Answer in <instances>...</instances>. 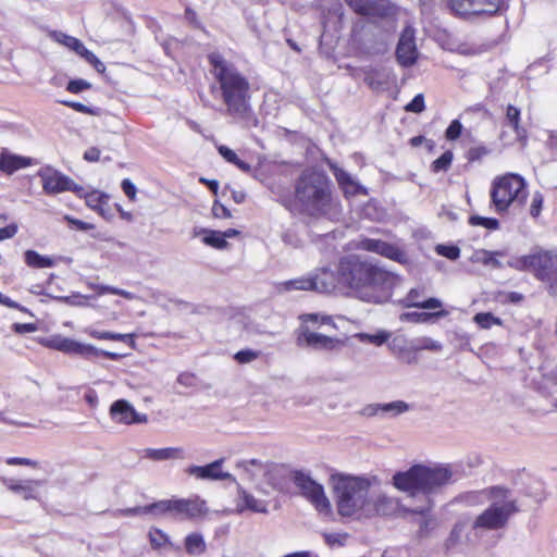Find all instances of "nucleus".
Here are the masks:
<instances>
[{"mask_svg":"<svg viewBox=\"0 0 557 557\" xmlns=\"http://www.w3.org/2000/svg\"><path fill=\"white\" fill-rule=\"evenodd\" d=\"M544 197L540 191H535L532 196L530 205V214L532 218H537L541 214Z\"/></svg>","mask_w":557,"mask_h":557,"instance_id":"4d7b16f0","label":"nucleus"},{"mask_svg":"<svg viewBox=\"0 0 557 557\" xmlns=\"http://www.w3.org/2000/svg\"><path fill=\"white\" fill-rule=\"evenodd\" d=\"M37 175L41 180L42 190L47 195H57L64 191L81 195L83 191V186L52 166L47 165L39 169Z\"/></svg>","mask_w":557,"mask_h":557,"instance_id":"9b49d317","label":"nucleus"},{"mask_svg":"<svg viewBox=\"0 0 557 557\" xmlns=\"http://www.w3.org/2000/svg\"><path fill=\"white\" fill-rule=\"evenodd\" d=\"M285 472L284 465L270 461L267 457L246 458V481L262 495H270Z\"/></svg>","mask_w":557,"mask_h":557,"instance_id":"6e6552de","label":"nucleus"},{"mask_svg":"<svg viewBox=\"0 0 557 557\" xmlns=\"http://www.w3.org/2000/svg\"><path fill=\"white\" fill-rule=\"evenodd\" d=\"M346 537H347L346 534H341V533H325L324 534L325 543L330 546L344 545Z\"/></svg>","mask_w":557,"mask_h":557,"instance_id":"338daca9","label":"nucleus"},{"mask_svg":"<svg viewBox=\"0 0 557 557\" xmlns=\"http://www.w3.org/2000/svg\"><path fill=\"white\" fill-rule=\"evenodd\" d=\"M451 12L460 17L496 13L499 9V0H449Z\"/></svg>","mask_w":557,"mask_h":557,"instance_id":"f8f14e48","label":"nucleus"},{"mask_svg":"<svg viewBox=\"0 0 557 557\" xmlns=\"http://www.w3.org/2000/svg\"><path fill=\"white\" fill-rule=\"evenodd\" d=\"M78 198H83L85 200L86 206L92 211L97 212L102 219L106 221H112L114 216V210L110 205V195L98 190L92 189L90 191H83L81 195H76Z\"/></svg>","mask_w":557,"mask_h":557,"instance_id":"a211bd4d","label":"nucleus"},{"mask_svg":"<svg viewBox=\"0 0 557 557\" xmlns=\"http://www.w3.org/2000/svg\"><path fill=\"white\" fill-rule=\"evenodd\" d=\"M309 277L312 285L311 290L318 293H331L337 286H341L338 284V272L335 274L329 269H321Z\"/></svg>","mask_w":557,"mask_h":557,"instance_id":"4be33fe9","label":"nucleus"},{"mask_svg":"<svg viewBox=\"0 0 557 557\" xmlns=\"http://www.w3.org/2000/svg\"><path fill=\"white\" fill-rule=\"evenodd\" d=\"M356 337L361 342H368L373 345L381 346L389 339L391 333L387 331H380L376 334L359 333Z\"/></svg>","mask_w":557,"mask_h":557,"instance_id":"a18cd8bd","label":"nucleus"},{"mask_svg":"<svg viewBox=\"0 0 557 557\" xmlns=\"http://www.w3.org/2000/svg\"><path fill=\"white\" fill-rule=\"evenodd\" d=\"M34 161L29 157H23L10 153L3 149L0 152V172L12 175L14 172L33 165Z\"/></svg>","mask_w":557,"mask_h":557,"instance_id":"393cba45","label":"nucleus"},{"mask_svg":"<svg viewBox=\"0 0 557 557\" xmlns=\"http://www.w3.org/2000/svg\"><path fill=\"white\" fill-rule=\"evenodd\" d=\"M301 319L304 323L312 322V323H320L322 325H331L332 327H335L333 320L330 315H321L319 313H308L301 315Z\"/></svg>","mask_w":557,"mask_h":557,"instance_id":"864d4df0","label":"nucleus"},{"mask_svg":"<svg viewBox=\"0 0 557 557\" xmlns=\"http://www.w3.org/2000/svg\"><path fill=\"white\" fill-rule=\"evenodd\" d=\"M82 58L89 64H91L97 72L103 73L106 71L104 64L97 58V55L92 51L86 49Z\"/></svg>","mask_w":557,"mask_h":557,"instance_id":"680f3d73","label":"nucleus"},{"mask_svg":"<svg viewBox=\"0 0 557 557\" xmlns=\"http://www.w3.org/2000/svg\"><path fill=\"white\" fill-rule=\"evenodd\" d=\"M364 82L367 85L373 90H383L389 84V72H381V71H371L367 74Z\"/></svg>","mask_w":557,"mask_h":557,"instance_id":"c9c22d12","label":"nucleus"},{"mask_svg":"<svg viewBox=\"0 0 557 557\" xmlns=\"http://www.w3.org/2000/svg\"><path fill=\"white\" fill-rule=\"evenodd\" d=\"M185 472L199 480L214 481L223 480L228 476V474L222 470V460H215L206 466H190L185 470Z\"/></svg>","mask_w":557,"mask_h":557,"instance_id":"412c9836","label":"nucleus"},{"mask_svg":"<svg viewBox=\"0 0 557 557\" xmlns=\"http://www.w3.org/2000/svg\"><path fill=\"white\" fill-rule=\"evenodd\" d=\"M495 256H504L502 251H488V250H478L472 256L473 262H480L484 265H491L495 269L503 268V264L499 260L495 258Z\"/></svg>","mask_w":557,"mask_h":557,"instance_id":"e433bc0d","label":"nucleus"},{"mask_svg":"<svg viewBox=\"0 0 557 557\" xmlns=\"http://www.w3.org/2000/svg\"><path fill=\"white\" fill-rule=\"evenodd\" d=\"M404 307L407 308H422V309H437L442 307V301L437 298H429L422 300V290L412 288L407 296L401 300Z\"/></svg>","mask_w":557,"mask_h":557,"instance_id":"a878e982","label":"nucleus"},{"mask_svg":"<svg viewBox=\"0 0 557 557\" xmlns=\"http://www.w3.org/2000/svg\"><path fill=\"white\" fill-rule=\"evenodd\" d=\"M203 243L216 249H223L227 246V242L219 231H205Z\"/></svg>","mask_w":557,"mask_h":557,"instance_id":"c03bdc74","label":"nucleus"},{"mask_svg":"<svg viewBox=\"0 0 557 557\" xmlns=\"http://www.w3.org/2000/svg\"><path fill=\"white\" fill-rule=\"evenodd\" d=\"M91 336L97 339H106V341H119L128 344L129 346L134 347L135 345V338L133 334H120V333H113L109 331H94L91 333Z\"/></svg>","mask_w":557,"mask_h":557,"instance_id":"ea45409f","label":"nucleus"},{"mask_svg":"<svg viewBox=\"0 0 557 557\" xmlns=\"http://www.w3.org/2000/svg\"><path fill=\"white\" fill-rule=\"evenodd\" d=\"M468 534L469 531L467 532V522L457 521L454 524L448 537L445 540L444 547L446 552L454 550L462 544H474L475 542H467Z\"/></svg>","mask_w":557,"mask_h":557,"instance_id":"cd10ccee","label":"nucleus"},{"mask_svg":"<svg viewBox=\"0 0 557 557\" xmlns=\"http://www.w3.org/2000/svg\"><path fill=\"white\" fill-rule=\"evenodd\" d=\"M39 343L50 349H54L58 351L66 352V354H75L85 357H95L98 356V350L91 345H85L73 341L71 338L62 337V336H52L49 338H41Z\"/></svg>","mask_w":557,"mask_h":557,"instance_id":"ddd939ff","label":"nucleus"},{"mask_svg":"<svg viewBox=\"0 0 557 557\" xmlns=\"http://www.w3.org/2000/svg\"><path fill=\"white\" fill-rule=\"evenodd\" d=\"M311 287L312 285L309 276L285 281L277 285L280 292L311 290Z\"/></svg>","mask_w":557,"mask_h":557,"instance_id":"58836bf2","label":"nucleus"},{"mask_svg":"<svg viewBox=\"0 0 557 557\" xmlns=\"http://www.w3.org/2000/svg\"><path fill=\"white\" fill-rule=\"evenodd\" d=\"M184 547L189 555H200L206 550V543L199 533H190L184 540Z\"/></svg>","mask_w":557,"mask_h":557,"instance_id":"4c0bfd02","label":"nucleus"},{"mask_svg":"<svg viewBox=\"0 0 557 557\" xmlns=\"http://www.w3.org/2000/svg\"><path fill=\"white\" fill-rule=\"evenodd\" d=\"M212 214L216 219H228L232 216L231 211L219 200H214L212 205Z\"/></svg>","mask_w":557,"mask_h":557,"instance_id":"69168bd1","label":"nucleus"},{"mask_svg":"<svg viewBox=\"0 0 557 557\" xmlns=\"http://www.w3.org/2000/svg\"><path fill=\"white\" fill-rule=\"evenodd\" d=\"M334 176L343 189L344 194L347 196H355L357 194L367 195V190L360 184H358L349 173L339 169L333 168Z\"/></svg>","mask_w":557,"mask_h":557,"instance_id":"bb28decb","label":"nucleus"},{"mask_svg":"<svg viewBox=\"0 0 557 557\" xmlns=\"http://www.w3.org/2000/svg\"><path fill=\"white\" fill-rule=\"evenodd\" d=\"M490 196L497 213H504L510 207L521 208L528 198L527 182L513 173L496 176L492 182Z\"/></svg>","mask_w":557,"mask_h":557,"instance_id":"0eeeda50","label":"nucleus"},{"mask_svg":"<svg viewBox=\"0 0 557 557\" xmlns=\"http://www.w3.org/2000/svg\"><path fill=\"white\" fill-rule=\"evenodd\" d=\"M183 451L181 448L166 447V448H148L145 450V457L151 460H166L182 458Z\"/></svg>","mask_w":557,"mask_h":557,"instance_id":"f704fd0d","label":"nucleus"},{"mask_svg":"<svg viewBox=\"0 0 557 557\" xmlns=\"http://www.w3.org/2000/svg\"><path fill=\"white\" fill-rule=\"evenodd\" d=\"M218 150H219V153L228 162V163H232L234 165H236L237 168H239L240 170H244V161H242L238 156L236 154L235 151H233L232 149H230L228 147L224 146V145H220L218 147Z\"/></svg>","mask_w":557,"mask_h":557,"instance_id":"3c124183","label":"nucleus"},{"mask_svg":"<svg viewBox=\"0 0 557 557\" xmlns=\"http://www.w3.org/2000/svg\"><path fill=\"white\" fill-rule=\"evenodd\" d=\"M245 504L246 510L257 513L268 512L269 500L264 498H257L255 495L246 493Z\"/></svg>","mask_w":557,"mask_h":557,"instance_id":"79ce46f5","label":"nucleus"},{"mask_svg":"<svg viewBox=\"0 0 557 557\" xmlns=\"http://www.w3.org/2000/svg\"><path fill=\"white\" fill-rule=\"evenodd\" d=\"M7 488L15 494H21L25 500L36 499V488L41 485L39 480H16L11 478L2 479Z\"/></svg>","mask_w":557,"mask_h":557,"instance_id":"5701e85b","label":"nucleus"},{"mask_svg":"<svg viewBox=\"0 0 557 557\" xmlns=\"http://www.w3.org/2000/svg\"><path fill=\"white\" fill-rule=\"evenodd\" d=\"M358 413L364 418H374V417L381 418V404L380 403L368 404V405L363 406L359 410Z\"/></svg>","mask_w":557,"mask_h":557,"instance_id":"052dcab7","label":"nucleus"},{"mask_svg":"<svg viewBox=\"0 0 557 557\" xmlns=\"http://www.w3.org/2000/svg\"><path fill=\"white\" fill-rule=\"evenodd\" d=\"M462 132V124L459 120H454L450 122L445 132V137L447 140H456L460 137Z\"/></svg>","mask_w":557,"mask_h":557,"instance_id":"bf43d9fd","label":"nucleus"},{"mask_svg":"<svg viewBox=\"0 0 557 557\" xmlns=\"http://www.w3.org/2000/svg\"><path fill=\"white\" fill-rule=\"evenodd\" d=\"M207 59L211 73L220 84L222 98L228 111L238 112L244 107V77L220 52H211Z\"/></svg>","mask_w":557,"mask_h":557,"instance_id":"423d86ee","label":"nucleus"},{"mask_svg":"<svg viewBox=\"0 0 557 557\" xmlns=\"http://www.w3.org/2000/svg\"><path fill=\"white\" fill-rule=\"evenodd\" d=\"M5 463L8 466H27L34 469L39 467L38 461L24 457H9L5 459Z\"/></svg>","mask_w":557,"mask_h":557,"instance_id":"0e129e2a","label":"nucleus"},{"mask_svg":"<svg viewBox=\"0 0 557 557\" xmlns=\"http://www.w3.org/2000/svg\"><path fill=\"white\" fill-rule=\"evenodd\" d=\"M90 88L91 84L82 78L71 79L66 85V90L71 94H79Z\"/></svg>","mask_w":557,"mask_h":557,"instance_id":"5fc2aeb1","label":"nucleus"},{"mask_svg":"<svg viewBox=\"0 0 557 557\" xmlns=\"http://www.w3.org/2000/svg\"><path fill=\"white\" fill-rule=\"evenodd\" d=\"M448 315L446 310H440L436 312H404L399 315V320L403 322L413 323H425L431 319H440Z\"/></svg>","mask_w":557,"mask_h":557,"instance_id":"2f4dec72","label":"nucleus"},{"mask_svg":"<svg viewBox=\"0 0 557 557\" xmlns=\"http://www.w3.org/2000/svg\"><path fill=\"white\" fill-rule=\"evenodd\" d=\"M432 507H433V502L431 499H428L425 503V506L409 510L410 512L418 513L422 517L419 522L421 534H425L429 531V528L431 524V519H429L425 515L431 510ZM405 511H408V510L405 509Z\"/></svg>","mask_w":557,"mask_h":557,"instance_id":"37998d69","label":"nucleus"},{"mask_svg":"<svg viewBox=\"0 0 557 557\" xmlns=\"http://www.w3.org/2000/svg\"><path fill=\"white\" fill-rule=\"evenodd\" d=\"M24 261L25 263L33 269H44L51 268L55 264L53 258L48 256H41L35 250H26L24 252Z\"/></svg>","mask_w":557,"mask_h":557,"instance_id":"473e14b6","label":"nucleus"},{"mask_svg":"<svg viewBox=\"0 0 557 557\" xmlns=\"http://www.w3.org/2000/svg\"><path fill=\"white\" fill-rule=\"evenodd\" d=\"M518 511L517 500L511 497L509 490L491 500L490 506L483 510L471 524L467 542H476L486 532L504 529L510 517Z\"/></svg>","mask_w":557,"mask_h":557,"instance_id":"39448f33","label":"nucleus"},{"mask_svg":"<svg viewBox=\"0 0 557 557\" xmlns=\"http://www.w3.org/2000/svg\"><path fill=\"white\" fill-rule=\"evenodd\" d=\"M122 190L124 191L125 196L131 200L135 201L136 199V186L128 180L124 178L121 183Z\"/></svg>","mask_w":557,"mask_h":557,"instance_id":"774afa93","label":"nucleus"},{"mask_svg":"<svg viewBox=\"0 0 557 557\" xmlns=\"http://www.w3.org/2000/svg\"><path fill=\"white\" fill-rule=\"evenodd\" d=\"M292 481L304 496L321 513L329 516L332 513V505L324 493L323 486L314 481L309 473L304 471H294Z\"/></svg>","mask_w":557,"mask_h":557,"instance_id":"9d476101","label":"nucleus"},{"mask_svg":"<svg viewBox=\"0 0 557 557\" xmlns=\"http://www.w3.org/2000/svg\"><path fill=\"white\" fill-rule=\"evenodd\" d=\"M490 153V149L485 146H474L468 150L467 158L469 161H480Z\"/></svg>","mask_w":557,"mask_h":557,"instance_id":"6e6d98bb","label":"nucleus"},{"mask_svg":"<svg viewBox=\"0 0 557 557\" xmlns=\"http://www.w3.org/2000/svg\"><path fill=\"white\" fill-rule=\"evenodd\" d=\"M410 410V405L404 400L381 404V419L396 418Z\"/></svg>","mask_w":557,"mask_h":557,"instance_id":"7c9ffc66","label":"nucleus"},{"mask_svg":"<svg viewBox=\"0 0 557 557\" xmlns=\"http://www.w3.org/2000/svg\"><path fill=\"white\" fill-rule=\"evenodd\" d=\"M338 284L356 293L363 288L380 287L393 282V274L357 256L341 259Z\"/></svg>","mask_w":557,"mask_h":557,"instance_id":"20e7f679","label":"nucleus"},{"mask_svg":"<svg viewBox=\"0 0 557 557\" xmlns=\"http://www.w3.org/2000/svg\"><path fill=\"white\" fill-rule=\"evenodd\" d=\"M520 110L512 106V104H509L507 107V110H506V120H507V123L508 125H510L517 136V139L521 143H525L527 140V137H528V133H527V129L524 127H522L520 125Z\"/></svg>","mask_w":557,"mask_h":557,"instance_id":"c756f323","label":"nucleus"},{"mask_svg":"<svg viewBox=\"0 0 557 557\" xmlns=\"http://www.w3.org/2000/svg\"><path fill=\"white\" fill-rule=\"evenodd\" d=\"M425 109L424 97L418 94L406 107L407 112L421 113Z\"/></svg>","mask_w":557,"mask_h":557,"instance_id":"e2e57ef3","label":"nucleus"},{"mask_svg":"<svg viewBox=\"0 0 557 557\" xmlns=\"http://www.w3.org/2000/svg\"><path fill=\"white\" fill-rule=\"evenodd\" d=\"M505 488L500 486H492L481 491H470L461 494L459 500L468 506H479L491 503L492 499L499 496Z\"/></svg>","mask_w":557,"mask_h":557,"instance_id":"b1692460","label":"nucleus"},{"mask_svg":"<svg viewBox=\"0 0 557 557\" xmlns=\"http://www.w3.org/2000/svg\"><path fill=\"white\" fill-rule=\"evenodd\" d=\"M346 2L357 14L369 18H383L392 13V5L387 0H346Z\"/></svg>","mask_w":557,"mask_h":557,"instance_id":"f3484780","label":"nucleus"},{"mask_svg":"<svg viewBox=\"0 0 557 557\" xmlns=\"http://www.w3.org/2000/svg\"><path fill=\"white\" fill-rule=\"evenodd\" d=\"M148 539L153 549H161L171 544L169 536L161 529L156 527L149 530Z\"/></svg>","mask_w":557,"mask_h":557,"instance_id":"a19ab883","label":"nucleus"},{"mask_svg":"<svg viewBox=\"0 0 557 557\" xmlns=\"http://www.w3.org/2000/svg\"><path fill=\"white\" fill-rule=\"evenodd\" d=\"M61 103L67 108H71L72 110L76 111V112H79V113H83V114H88V115H95L96 114V110L82 103V102H77V101H70V100H64V101H61Z\"/></svg>","mask_w":557,"mask_h":557,"instance_id":"13d9d810","label":"nucleus"},{"mask_svg":"<svg viewBox=\"0 0 557 557\" xmlns=\"http://www.w3.org/2000/svg\"><path fill=\"white\" fill-rule=\"evenodd\" d=\"M360 246L364 250L379 253L399 263L407 262V256L401 249L381 239L366 238Z\"/></svg>","mask_w":557,"mask_h":557,"instance_id":"aec40b11","label":"nucleus"},{"mask_svg":"<svg viewBox=\"0 0 557 557\" xmlns=\"http://www.w3.org/2000/svg\"><path fill=\"white\" fill-rule=\"evenodd\" d=\"M295 201L299 211L307 215L326 214L332 201L329 177L317 170H305L295 185Z\"/></svg>","mask_w":557,"mask_h":557,"instance_id":"7ed1b4c3","label":"nucleus"},{"mask_svg":"<svg viewBox=\"0 0 557 557\" xmlns=\"http://www.w3.org/2000/svg\"><path fill=\"white\" fill-rule=\"evenodd\" d=\"M206 502L198 496L191 498H172L171 513L182 519H195L207 513Z\"/></svg>","mask_w":557,"mask_h":557,"instance_id":"dca6fc26","label":"nucleus"},{"mask_svg":"<svg viewBox=\"0 0 557 557\" xmlns=\"http://www.w3.org/2000/svg\"><path fill=\"white\" fill-rule=\"evenodd\" d=\"M297 344L300 347H309L315 350H334L342 345L338 338L320 334L302 325L297 336Z\"/></svg>","mask_w":557,"mask_h":557,"instance_id":"4468645a","label":"nucleus"},{"mask_svg":"<svg viewBox=\"0 0 557 557\" xmlns=\"http://www.w3.org/2000/svg\"><path fill=\"white\" fill-rule=\"evenodd\" d=\"M332 480L337 513L343 518L361 521L394 516L401 510L397 498L375 488V476L337 474Z\"/></svg>","mask_w":557,"mask_h":557,"instance_id":"f257e3e1","label":"nucleus"},{"mask_svg":"<svg viewBox=\"0 0 557 557\" xmlns=\"http://www.w3.org/2000/svg\"><path fill=\"white\" fill-rule=\"evenodd\" d=\"M129 513H154L166 515L171 513V499H163L146 505L144 507H136L128 510Z\"/></svg>","mask_w":557,"mask_h":557,"instance_id":"72a5a7b5","label":"nucleus"},{"mask_svg":"<svg viewBox=\"0 0 557 557\" xmlns=\"http://www.w3.org/2000/svg\"><path fill=\"white\" fill-rule=\"evenodd\" d=\"M473 320L482 329H490L493 324H502V320L490 312L476 313Z\"/></svg>","mask_w":557,"mask_h":557,"instance_id":"de8ad7c7","label":"nucleus"},{"mask_svg":"<svg viewBox=\"0 0 557 557\" xmlns=\"http://www.w3.org/2000/svg\"><path fill=\"white\" fill-rule=\"evenodd\" d=\"M110 417L119 424H137L147 422L146 414H140L125 399H117L110 406Z\"/></svg>","mask_w":557,"mask_h":557,"instance_id":"6ab92c4d","label":"nucleus"},{"mask_svg":"<svg viewBox=\"0 0 557 557\" xmlns=\"http://www.w3.org/2000/svg\"><path fill=\"white\" fill-rule=\"evenodd\" d=\"M508 265L519 271H533L537 278L553 282L557 278V249L523 256L509 261Z\"/></svg>","mask_w":557,"mask_h":557,"instance_id":"1a4fd4ad","label":"nucleus"},{"mask_svg":"<svg viewBox=\"0 0 557 557\" xmlns=\"http://www.w3.org/2000/svg\"><path fill=\"white\" fill-rule=\"evenodd\" d=\"M453 159V152L450 150L445 151L441 157L432 162V171L435 173L446 172L450 168Z\"/></svg>","mask_w":557,"mask_h":557,"instance_id":"49530a36","label":"nucleus"},{"mask_svg":"<svg viewBox=\"0 0 557 557\" xmlns=\"http://www.w3.org/2000/svg\"><path fill=\"white\" fill-rule=\"evenodd\" d=\"M435 251L449 260H457L460 256V249L455 245H437Z\"/></svg>","mask_w":557,"mask_h":557,"instance_id":"603ef678","label":"nucleus"},{"mask_svg":"<svg viewBox=\"0 0 557 557\" xmlns=\"http://www.w3.org/2000/svg\"><path fill=\"white\" fill-rule=\"evenodd\" d=\"M457 466L451 463L414 465L407 471L393 475L394 486L416 496L423 494L426 500L430 495L438 493L446 485L457 480Z\"/></svg>","mask_w":557,"mask_h":557,"instance_id":"f03ea898","label":"nucleus"},{"mask_svg":"<svg viewBox=\"0 0 557 557\" xmlns=\"http://www.w3.org/2000/svg\"><path fill=\"white\" fill-rule=\"evenodd\" d=\"M49 37L52 40H54L55 42L63 45L64 47L69 48L70 50H73L79 57H82L83 53L87 49L78 38L70 36L67 34L59 32V30L50 32Z\"/></svg>","mask_w":557,"mask_h":557,"instance_id":"c85d7f7f","label":"nucleus"},{"mask_svg":"<svg viewBox=\"0 0 557 557\" xmlns=\"http://www.w3.org/2000/svg\"><path fill=\"white\" fill-rule=\"evenodd\" d=\"M469 223L473 226H483L491 231H495V230L499 228V222L497 219H494V218L472 215L469 219Z\"/></svg>","mask_w":557,"mask_h":557,"instance_id":"09e8293b","label":"nucleus"},{"mask_svg":"<svg viewBox=\"0 0 557 557\" xmlns=\"http://www.w3.org/2000/svg\"><path fill=\"white\" fill-rule=\"evenodd\" d=\"M418 57L414 29L411 26H407L401 32L396 47V60L401 66L410 67L416 64Z\"/></svg>","mask_w":557,"mask_h":557,"instance_id":"2eb2a0df","label":"nucleus"},{"mask_svg":"<svg viewBox=\"0 0 557 557\" xmlns=\"http://www.w3.org/2000/svg\"><path fill=\"white\" fill-rule=\"evenodd\" d=\"M416 350H430V351H441L443 346L440 342L431 338V337H422L416 341L413 346Z\"/></svg>","mask_w":557,"mask_h":557,"instance_id":"8fccbe9b","label":"nucleus"}]
</instances>
